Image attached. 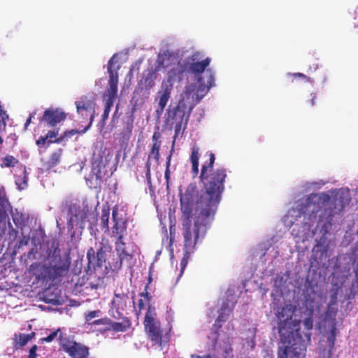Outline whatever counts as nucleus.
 Here are the masks:
<instances>
[{
    "mask_svg": "<svg viewBox=\"0 0 358 358\" xmlns=\"http://www.w3.org/2000/svg\"><path fill=\"white\" fill-rule=\"evenodd\" d=\"M215 160V155L210 152L208 163L201 166L199 180L203 185L202 189H199L195 182L190 183L180 198L182 217L208 226L213 220L221 200L227 177L224 168L213 171Z\"/></svg>",
    "mask_w": 358,
    "mask_h": 358,
    "instance_id": "1",
    "label": "nucleus"
},
{
    "mask_svg": "<svg viewBox=\"0 0 358 358\" xmlns=\"http://www.w3.org/2000/svg\"><path fill=\"white\" fill-rule=\"evenodd\" d=\"M351 201L350 194L337 191L333 196L326 192L310 194L307 199V204H317L323 210L320 215L317 227L325 235L331 229L334 222L341 217L344 208Z\"/></svg>",
    "mask_w": 358,
    "mask_h": 358,
    "instance_id": "2",
    "label": "nucleus"
},
{
    "mask_svg": "<svg viewBox=\"0 0 358 358\" xmlns=\"http://www.w3.org/2000/svg\"><path fill=\"white\" fill-rule=\"evenodd\" d=\"M277 317L280 320L278 326L280 336L285 338L287 337L289 339H293V343H291L290 340L288 341V344H291L290 346L279 347L278 358H300L301 356L304 355L306 345L305 341L301 338L299 329L296 330V335L299 336L294 338L293 329L290 328V320L292 318L291 309L288 307H282L280 311L278 313Z\"/></svg>",
    "mask_w": 358,
    "mask_h": 358,
    "instance_id": "3",
    "label": "nucleus"
},
{
    "mask_svg": "<svg viewBox=\"0 0 358 358\" xmlns=\"http://www.w3.org/2000/svg\"><path fill=\"white\" fill-rule=\"evenodd\" d=\"M182 235L184 238V256L180 262V272L184 271L192 253L196 250V245L205 236L208 225L182 217Z\"/></svg>",
    "mask_w": 358,
    "mask_h": 358,
    "instance_id": "4",
    "label": "nucleus"
},
{
    "mask_svg": "<svg viewBox=\"0 0 358 358\" xmlns=\"http://www.w3.org/2000/svg\"><path fill=\"white\" fill-rule=\"evenodd\" d=\"M199 53L194 52L192 55L188 56L182 61H179L178 63L179 67V71L180 74L185 73H189L194 74L197 78L198 83L200 87L207 88L209 90L214 85V77L210 70H207L206 73L208 74L207 84L204 85L202 83V78L201 74L204 72L206 69L209 66L210 59L206 57L203 60L199 62Z\"/></svg>",
    "mask_w": 358,
    "mask_h": 358,
    "instance_id": "5",
    "label": "nucleus"
},
{
    "mask_svg": "<svg viewBox=\"0 0 358 358\" xmlns=\"http://www.w3.org/2000/svg\"><path fill=\"white\" fill-rule=\"evenodd\" d=\"M156 315L155 308L152 305L149 304L144 319V326L152 343L162 347L164 343H167L169 338L167 336L166 340H163L164 337L160 322L156 320Z\"/></svg>",
    "mask_w": 358,
    "mask_h": 358,
    "instance_id": "6",
    "label": "nucleus"
},
{
    "mask_svg": "<svg viewBox=\"0 0 358 358\" xmlns=\"http://www.w3.org/2000/svg\"><path fill=\"white\" fill-rule=\"evenodd\" d=\"M77 113L83 119H88L89 123L83 129L86 132L92 125L96 115V103L93 99L88 96H82L75 102Z\"/></svg>",
    "mask_w": 358,
    "mask_h": 358,
    "instance_id": "7",
    "label": "nucleus"
},
{
    "mask_svg": "<svg viewBox=\"0 0 358 358\" xmlns=\"http://www.w3.org/2000/svg\"><path fill=\"white\" fill-rule=\"evenodd\" d=\"M176 76V73L173 70L170 71L168 73V78L163 80L161 90L157 92V96L155 100L158 99V106L155 110L156 117L159 118L162 115L164 110L171 98V92L173 88V80Z\"/></svg>",
    "mask_w": 358,
    "mask_h": 358,
    "instance_id": "8",
    "label": "nucleus"
},
{
    "mask_svg": "<svg viewBox=\"0 0 358 358\" xmlns=\"http://www.w3.org/2000/svg\"><path fill=\"white\" fill-rule=\"evenodd\" d=\"M60 250L57 246L53 251L52 262L47 267L45 273L50 279H57L64 275L69 269L70 262L59 255Z\"/></svg>",
    "mask_w": 358,
    "mask_h": 358,
    "instance_id": "9",
    "label": "nucleus"
},
{
    "mask_svg": "<svg viewBox=\"0 0 358 358\" xmlns=\"http://www.w3.org/2000/svg\"><path fill=\"white\" fill-rule=\"evenodd\" d=\"M115 55H113L108 62V72L109 73L108 87L103 94V101H110L114 103L117 97V85H118V73L120 69L117 66L113 69L114 59Z\"/></svg>",
    "mask_w": 358,
    "mask_h": 358,
    "instance_id": "10",
    "label": "nucleus"
},
{
    "mask_svg": "<svg viewBox=\"0 0 358 358\" xmlns=\"http://www.w3.org/2000/svg\"><path fill=\"white\" fill-rule=\"evenodd\" d=\"M66 114L58 108H50L46 109L39 120V126L43 124L48 127H54L61 122L65 120Z\"/></svg>",
    "mask_w": 358,
    "mask_h": 358,
    "instance_id": "11",
    "label": "nucleus"
},
{
    "mask_svg": "<svg viewBox=\"0 0 358 358\" xmlns=\"http://www.w3.org/2000/svg\"><path fill=\"white\" fill-rule=\"evenodd\" d=\"M118 208L114 207L112 211L113 225L112 227V237L117 239H124L127 234V221L123 218H118Z\"/></svg>",
    "mask_w": 358,
    "mask_h": 358,
    "instance_id": "12",
    "label": "nucleus"
},
{
    "mask_svg": "<svg viewBox=\"0 0 358 358\" xmlns=\"http://www.w3.org/2000/svg\"><path fill=\"white\" fill-rule=\"evenodd\" d=\"M62 346L71 358H88L89 348L85 345L76 342L66 341Z\"/></svg>",
    "mask_w": 358,
    "mask_h": 358,
    "instance_id": "13",
    "label": "nucleus"
},
{
    "mask_svg": "<svg viewBox=\"0 0 358 358\" xmlns=\"http://www.w3.org/2000/svg\"><path fill=\"white\" fill-rule=\"evenodd\" d=\"M157 79V71L153 68L147 69L143 73L142 78L138 84V90L145 91L148 94L155 85Z\"/></svg>",
    "mask_w": 358,
    "mask_h": 358,
    "instance_id": "14",
    "label": "nucleus"
},
{
    "mask_svg": "<svg viewBox=\"0 0 358 358\" xmlns=\"http://www.w3.org/2000/svg\"><path fill=\"white\" fill-rule=\"evenodd\" d=\"M87 217V211L80 208L76 209L74 214H72L67 222L69 231H73L76 226H79L81 229H84Z\"/></svg>",
    "mask_w": 358,
    "mask_h": 358,
    "instance_id": "15",
    "label": "nucleus"
},
{
    "mask_svg": "<svg viewBox=\"0 0 358 358\" xmlns=\"http://www.w3.org/2000/svg\"><path fill=\"white\" fill-rule=\"evenodd\" d=\"M115 250L117 255V259L112 264H109L110 267L113 270L120 269L122 267L123 260L129 256L126 250V243L124 239H117L115 242Z\"/></svg>",
    "mask_w": 358,
    "mask_h": 358,
    "instance_id": "16",
    "label": "nucleus"
},
{
    "mask_svg": "<svg viewBox=\"0 0 358 358\" xmlns=\"http://www.w3.org/2000/svg\"><path fill=\"white\" fill-rule=\"evenodd\" d=\"M189 115L190 110L187 113V104L184 99H181L178 101L176 107L174 108L171 118L174 121L182 120V122H184V127H185Z\"/></svg>",
    "mask_w": 358,
    "mask_h": 358,
    "instance_id": "17",
    "label": "nucleus"
},
{
    "mask_svg": "<svg viewBox=\"0 0 358 358\" xmlns=\"http://www.w3.org/2000/svg\"><path fill=\"white\" fill-rule=\"evenodd\" d=\"M233 307H230L229 302L224 301L222 307L218 311V316L215 320L213 327L218 331L222 327V323L225 322L232 313Z\"/></svg>",
    "mask_w": 358,
    "mask_h": 358,
    "instance_id": "18",
    "label": "nucleus"
},
{
    "mask_svg": "<svg viewBox=\"0 0 358 358\" xmlns=\"http://www.w3.org/2000/svg\"><path fill=\"white\" fill-rule=\"evenodd\" d=\"M161 146V142L153 143L150 152L148 155V158L147 162H145V177L147 180L150 182L151 180V162L150 158L153 156L154 159L156 161H158L159 159V149Z\"/></svg>",
    "mask_w": 358,
    "mask_h": 358,
    "instance_id": "19",
    "label": "nucleus"
},
{
    "mask_svg": "<svg viewBox=\"0 0 358 358\" xmlns=\"http://www.w3.org/2000/svg\"><path fill=\"white\" fill-rule=\"evenodd\" d=\"M59 129L57 128L54 129L52 130H50L45 136H40L36 142V145L41 146L44 145L46 142L48 145L52 143H60L63 140V137L61 136L58 138H56L59 134Z\"/></svg>",
    "mask_w": 358,
    "mask_h": 358,
    "instance_id": "20",
    "label": "nucleus"
},
{
    "mask_svg": "<svg viewBox=\"0 0 358 358\" xmlns=\"http://www.w3.org/2000/svg\"><path fill=\"white\" fill-rule=\"evenodd\" d=\"M129 299L128 294L115 292L114 297L111 301V306L117 313L119 310H124L127 306V301Z\"/></svg>",
    "mask_w": 358,
    "mask_h": 358,
    "instance_id": "21",
    "label": "nucleus"
},
{
    "mask_svg": "<svg viewBox=\"0 0 358 358\" xmlns=\"http://www.w3.org/2000/svg\"><path fill=\"white\" fill-rule=\"evenodd\" d=\"M199 149L197 146H193L192 148L190 162L192 163V173L193 178L198 176L199 170Z\"/></svg>",
    "mask_w": 358,
    "mask_h": 358,
    "instance_id": "22",
    "label": "nucleus"
},
{
    "mask_svg": "<svg viewBox=\"0 0 358 358\" xmlns=\"http://www.w3.org/2000/svg\"><path fill=\"white\" fill-rule=\"evenodd\" d=\"M110 328H108L106 330H113L116 332H124L127 329L131 327V322L129 319L127 317H124L122 318V321L120 322H113L111 320V323L109 324Z\"/></svg>",
    "mask_w": 358,
    "mask_h": 358,
    "instance_id": "23",
    "label": "nucleus"
},
{
    "mask_svg": "<svg viewBox=\"0 0 358 358\" xmlns=\"http://www.w3.org/2000/svg\"><path fill=\"white\" fill-rule=\"evenodd\" d=\"M134 111H132L130 115L127 117L126 122V126L123 129L122 132L120 134L122 136V138L128 141L131 134L133 127H134Z\"/></svg>",
    "mask_w": 358,
    "mask_h": 358,
    "instance_id": "24",
    "label": "nucleus"
},
{
    "mask_svg": "<svg viewBox=\"0 0 358 358\" xmlns=\"http://www.w3.org/2000/svg\"><path fill=\"white\" fill-rule=\"evenodd\" d=\"M62 155V150L58 149L57 150L53 152L48 160L46 162V166L48 169H51L59 164L60 162L61 157Z\"/></svg>",
    "mask_w": 358,
    "mask_h": 358,
    "instance_id": "25",
    "label": "nucleus"
},
{
    "mask_svg": "<svg viewBox=\"0 0 358 358\" xmlns=\"http://www.w3.org/2000/svg\"><path fill=\"white\" fill-rule=\"evenodd\" d=\"M87 258L88 260V264L90 266H92L93 268H101L103 266V262H100L96 259V255L95 253L94 250L92 248L88 249L87 252Z\"/></svg>",
    "mask_w": 358,
    "mask_h": 358,
    "instance_id": "26",
    "label": "nucleus"
},
{
    "mask_svg": "<svg viewBox=\"0 0 358 358\" xmlns=\"http://www.w3.org/2000/svg\"><path fill=\"white\" fill-rule=\"evenodd\" d=\"M169 58L170 55L164 53V54H159L157 59V66L154 70H155L157 72L160 71L162 69H166L169 65Z\"/></svg>",
    "mask_w": 358,
    "mask_h": 358,
    "instance_id": "27",
    "label": "nucleus"
},
{
    "mask_svg": "<svg viewBox=\"0 0 358 358\" xmlns=\"http://www.w3.org/2000/svg\"><path fill=\"white\" fill-rule=\"evenodd\" d=\"M10 203L3 191L0 190V217H4L9 210Z\"/></svg>",
    "mask_w": 358,
    "mask_h": 358,
    "instance_id": "28",
    "label": "nucleus"
},
{
    "mask_svg": "<svg viewBox=\"0 0 358 358\" xmlns=\"http://www.w3.org/2000/svg\"><path fill=\"white\" fill-rule=\"evenodd\" d=\"M109 217H110L109 207L103 208L101 210V227L102 229H105V231H109V224H108Z\"/></svg>",
    "mask_w": 358,
    "mask_h": 358,
    "instance_id": "29",
    "label": "nucleus"
},
{
    "mask_svg": "<svg viewBox=\"0 0 358 358\" xmlns=\"http://www.w3.org/2000/svg\"><path fill=\"white\" fill-rule=\"evenodd\" d=\"M336 327L335 324H334L327 336V343L329 347V351L330 354L332 353V351L334 349L335 341L336 338Z\"/></svg>",
    "mask_w": 358,
    "mask_h": 358,
    "instance_id": "30",
    "label": "nucleus"
},
{
    "mask_svg": "<svg viewBox=\"0 0 358 358\" xmlns=\"http://www.w3.org/2000/svg\"><path fill=\"white\" fill-rule=\"evenodd\" d=\"M34 335V333L29 334H20L19 335V339L15 341L14 347L16 349L22 348L32 338Z\"/></svg>",
    "mask_w": 358,
    "mask_h": 358,
    "instance_id": "31",
    "label": "nucleus"
},
{
    "mask_svg": "<svg viewBox=\"0 0 358 358\" xmlns=\"http://www.w3.org/2000/svg\"><path fill=\"white\" fill-rule=\"evenodd\" d=\"M342 283H332V287L330 289L329 302L337 304L338 295L339 290L341 289Z\"/></svg>",
    "mask_w": 358,
    "mask_h": 358,
    "instance_id": "32",
    "label": "nucleus"
},
{
    "mask_svg": "<svg viewBox=\"0 0 358 358\" xmlns=\"http://www.w3.org/2000/svg\"><path fill=\"white\" fill-rule=\"evenodd\" d=\"M2 163L1 164V167H15L17 164H19V160L12 155H6L1 159Z\"/></svg>",
    "mask_w": 358,
    "mask_h": 358,
    "instance_id": "33",
    "label": "nucleus"
},
{
    "mask_svg": "<svg viewBox=\"0 0 358 358\" xmlns=\"http://www.w3.org/2000/svg\"><path fill=\"white\" fill-rule=\"evenodd\" d=\"M104 101V110L103 113L101 115V127H103L106 124V121L108 120L109 113L110 112L111 108L113 107L114 103L110 101Z\"/></svg>",
    "mask_w": 358,
    "mask_h": 358,
    "instance_id": "34",
    "label": "nucleus"
},
{
    "mask_svg": "<svg viewBox=\"0 0 358 358\" xmlns=\"http://www.w3.org/2000/svg\"><path fill=\"white\" fill-rule=\"evenodd\" d=\"M338 312L337 304L329 303L325 313L326 317L334 320Z\"/></svg>",
    "mask_w": 358,
    "mask_h": 358,
    "instance_id": "35",
    "label": "nucleus"
},
{
    "mask_svg": "<svg viewBox=\"0 0 358 358\" xmlns=\"http://www.w3.org/2000/svg\"><path fill=\"white\" fill-rule=\"evenodd\" d=\"M28 176L26 170L23 172V176H18L15 179V184L20 190L24 189L27 187Z\"/></svg>",
    "mask_w": 358,
    "mask_h": 358,
    "instance_id": "36",
    "label": "nucleus"
},
{
    "mask_svg": "<svg viewBox=\"0 0 358 358\" xmlns=\"http://www.w3.org/2000/svg\"><path fill=\"white\" fill-rule=\"evenodd\" d=\"M303 324L304 325L305 329L308 331H309L313 327V317L311 316H309V317L305 318V320L303 322ZM310 336H311V334H310V332H307V333L305 334V337L307 338L308 341H310Z\"/></svg>",
    "mask_w": 358,
    "mask_h": 358,
    "instance_id": "37",
    "label": "nucleus"
},
{
    "mask_svg": "<svg viewBox=\"0 0 358 358\" xmlns=\"http://www.w3.org/2000/svg\"><path fill=\"white\" fill-rule=\"evenodd\" d=\"M173 144H174V143H173ZM173 151H174V150H173V146L171 148V150L170 152V154L167 157L166 162V170H165V173H164V177H165V179H166L167 183H169V180L171 178L170 166H171V157H172Z\"/></svg>",
    "mask_w": 358,
    "mask_h": 358,
    "instance_id": "38",
    "label": "nucleus"
},
{
    "mask_svg": "<svg viewBox=\"0 0 358 358\" xmlns=\"http://www.w3.org/2000/svg\"><path fill=\"white\" fill-rule=\"evenodd\" d=\"M106 247L101 245L96 252V259L98 261H100V262H106Z\"/></svg>",
    "mask_w": 358,
    "mask_h": 358,
    "instance_id": "39",
    "label": "nucleus"
},
{
    "mask_svg": "<svg viewBox=\"0 0 358 358\" xmlns=\"http://www.w3.org/2000/svg\"><path fill=\"white\" fill-rule=\"evenodd\" d=\"M60 332V329H58L57 330L52 332L50 335H48L47 337H43L40 339V343H50L52 342L57 336L58 333Z\"/></svg>",
    "mask_w": 358,
    "mask_h": 358,
    "instance_id": "40",
    "label": "nucleus"
},
{
    "mask_svg": "<svg viewBox=\"0 0 358 358\" xmlns=\"http://www.w3.org/2000/svg\"><path fill=\"white\" fill-rule=\"evenodd\" d=\"M111 323V320L108 317H103L93 321L92 325H109Z\"/></svg>",
    "mask_w": 358,
    "mask_h": 358,
    "instance_id": "41",
    "label": "nucleus"
},
{
    "mask_svg": "<svg viewBox=\"0 0 358 358\" xmlns=\"http://www.w3.org/2000/svg\"><path fill=\"white\" fill-rule=\"evenodd\" d=\"M148 285H146L144 289V292L139 294V296L141 297H143L145 300L150 303L152 301V296L150 294V293L148 292Z\"/></svg>",
    "mask_w": 358,
    "mask_h": 358,
    "instance_id": "42",
    "label": "nucleus"
},
{
    "mask_svg": "<svg viewBox=\"0 0 358 358\" xmlns=\"http://www.w3.org/2000/svg\"><path fill=\"white\" fill-rule=\"evenodd\" d=\"M85 133V132H83V130L79 131V130H76V129H71V130L66 131L62 137H63V139H64L65 137H71L73 135L77 134H83Z\"/></svg>",
    "mask_w": 358,
    "mask_h": 358,
    "instance_id": "43",
    "label": "nucleus"
},
{
    "mask_svg": "<svg viewBox=\"0 0 358 358\" xmlns=\"http://www.w3.org/2000/svg\"><path fill=\"white\" fill-rule=\"evenodd\" d=\"M175 122V126H174V131H175V135H174V138H176L179 133L180 132V130L182 129V124H184V122H182V120H178V121H174Z\"/></svg>",
    "mask_w": 358,
    "mask_h": 358,
    "instance_id": "44",
    "label": "nucleus"
},
{
    "mask_svg": "<svg viewBox=\"0 0 358 358\" xmlns=\"http://www.w3.org/2000/svg\"><path fill=\"white\" fill-rule=\"evenodd\" d=\"M100 313V310H93L90 311L85 315V319L87 321H90L92 319L98 316L99 313Z\"/></svg>",
    "mask_w": 358,
    "mask_h": 358,
    "instance_id": "45",
    "label": "nucleus"
},
{
    "mask_svg": "<svg viewBox=\"0 0 358 358\" xmlns=\"http://www.w3.org/2000/svg\"><path fill=\"white\" fill-rule=\"evenodd\" d=\"M224 358H232L233 357V355H232V352H233V348L231 347V345L229 344V346H227L225 348H224Z\"/></svg>",
    "mask_w": 358,
    "mask_h": 358,
    "instance_id": "46",
    "label": "nucleus"
},
{
    "mask_svg": "<svg viewBox=\"0 0 358 358\" xmlns=\"http://www.w3.org/2000/svg\"><path fill=\"white\" fill-rule=\"evenodd\" d=\"M293 77L294 78H302L305 82H308L310 80V78L307 77L306 75L301 73H294L293 74Z\"/></svg>",
    "mask_w": 358,
    "mask_h": 358,
    "instance_id": "47",
    "label": "nucleus"
},
{
    "mask_svg": "<svg viewBox=\"0 0 358 358\" xmlns=\"http://www.w3.org/2000/svg\"><path fill=\"white\" fill-rule=\"evenodd\" d=\"M36 112L34 111L31 113L29 114V117L27 119L25 123H24V129H27L28 126L30 124L31 122V120L33 117H34V116L36 115Z\"/></svg>",
    "mask_w": 358,
    "mask_h": 358,
    "instance_id": "48",
    "label": "nucleus"
},
{
    "mask_svg": "<svg viewBox=\"0 0 358 358\" xmlns=\"http://www.w3.org/2000/svg\"><path fill=\"white\" fill-rule=\"evenodd\" d=\"M37 346L33 345L29 350V358H36Z\"/></svg>",
    "mask_w": 358,
    "mask_h": 358,
    "instance_id": "49",
    "label": "nucleus"
},
{
    "mask_svg": "<svg viewBox=\"0 0 358 358\" xmlns=\"http://www.w3.org/2000/svg\"><path fill=\"white\" fill-rule=\"evenodd\" d=\"M161 137V134L158 131H155L152 136V141L153 143L160 142L159 139Z\"/></svg>",
    "mask_w": 358,
    "mask_h": 358,
    "instance_id": "50",
    "label": "nucleus"
},
{
    "mask_svg": "<svg viewBox=\"0 0 358 358\" xmlns=\"http://www.w3.org/2000/svg\"><path fill=\"white\" fill-rule=\"evenodd\" d=\"M310 96H311V99L310 100V105L311 106H313L316 103L317 94L315 93H311Z\"/></svg>",
    "mask_w": 358,
    "mask_h": 358,
    "instance_id": "51",
    "label": "nucleus"
},
{
    "mask_svg": "<svg viewBox=\"0 0 358 358\" xmlns=\"http://www.w3.org/2000/svg\"><path fill=\"white\" fill-rule=\"evenodd\" d=\"M213 355H196V354H194V355H191V358H213Z\"/></svg>",
    "mask_w": 358,
    "mask_h": 358,
    "instance_id": "52",
    "label": "nucleus"
},
{
    "mask_svg": "<svg viewBox=\"0 0 358 358\" xmlns=\"http://www.w3.org/2000/svg\"><path fill=\"white\" fill-rule=\"evenodd\" d=\"M138 312L141 313V311L144 309L145 304L143 303V299H140L138 301Z\"/></svg>",
    "mask_w": 358,
    "mask_h": 358,
    "instance_id": "53",
    "label": "nucleus"
},
{
    "mask_svg": "<svg viewBox=\"0 0 358 358\" xmlns=\"http://www.w3.org/2000/svg\"><path fill=\"white\" fill-rule=\"evenodd\" d=\"M148 281L147 285L149 286V284L152 282V277L150 275L148 277Z\"/></svg>",
    "mask_w": 358,
    "mask_h": 358,
    "instance_id": "54",
    "label": "nucleus"
},
{
    "mask_svg": "<svg viewBox=\"0 0 358 358\" xmlns=\"http://www.w3.org/2000/svg\"><path fill=\"white\" fill-rule=\"evenodd\" d=\"M74 234H75V232L73 231L72 234H71V237L74 236Z\"/></svg>",
    "mask_w": 358,
    "mask_h": 358,
    "instance_id": "55",
    "label": "nucleus"
},
{
    "mask_svg": "<svg viewBox=\"0 0 358 358\" xmlns=\"http://www.w3.org/2000/svg\"><path fill=\"white\" fill-rule=\"evenodd\" d=\"M356 13H358V6H357V8Z\"/></svg>",
    "mask_w": 358,
    "mask_h": 358,
    "instance_id": "56",
    "label": "nucleus"
},
{
    "mask_svg": "<svg viewBox=\"0 0 358 358\" xmlns=\"http://www.w3.org/2000/svg\"><path fill=\"white\" fill-rule=\"evenodd\" d=\"M118 110V106H117L116 112Z\"/></svg>",
    "mask_w": 358,
    "mask_h": 358,
    "instance_id": "57",
    "label": "nucleus"
},
{
    "mask_svg": "<svg viewBox=\"0 0 358 358\" xmlns=\"http://www.w3.org/2000/svg\"><path fill=\"white\" fill-rule=\"evenodd\" d=\"M213 358H215V357L213 356Z\"/></svg>",
    "mask_w": 358,
    "mask_h": 358,
    "instance_id": "58",
    "label": "nucleus"
}]
</instances>
